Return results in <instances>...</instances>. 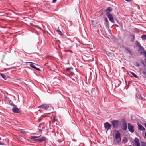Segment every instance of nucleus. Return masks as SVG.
Instances as JSON below:
<instances>
[{"instance_id": "obj_4", "label": "nucleus", "mask_w": 146, "mask_h": 146, "mask_svg": "<svg viewBox=\"0 0 146 146\" xmlns=\"http://www.w3.org/2000/svg\"><path fill=\"white\" fill-rule=\"evenodd\" d=\"M104 125L105 128L107 129V131L110 129L111 127V125L108 122L104 123Z\"/></svg>"}, {"instance_id": "obj_19", "label": "nucleus", "mask_w": 146, "mask_h": 146, "mask_svg": "<svg viewBox=\"0 0 146 146\" xmlns=\"http://www.w3.org/2000/svg\"><path fill=\"white\" fill-rule=\"evenodd\" d=\"M0 75H1L3 78L5 80L6 79V76L5 75L2 73H0Z\"/></svg>"}, {"instance_id": "obj_2", "label": "nucleus", "mask_w": 146, "mask_h": 146, "mask_svg": "<svg viewBox=\"0 0 146 146\" xmlns=\"http://www.w3.org/2000/svg\"><path fill=\"white\" fill-rule=\"evenodd\" d=\"M135 44L136 46L138 48V52L139 54L141 55H142L143 54L144 49L141 46V44L137 41H135Z\"/></svg>"}, {"instance_id": "obj_21", "label": "nucleus", "mask_w": 146, "mask_h": 146, "mask_svg": "<svg viewBox=\"0 0 146 146\" xmlns=\"http://www.w3.org/2000/svg\"><path fill=\"white\" fill-rule=\"evenodd\" d=\"M73 69L72 67H68L66 69V71L67 72H69L70 71Z\"/></svg>"}, {"instance_id": "obj_15", "label": "nucleus", "mask_w": 146, "mask_h": 146, "mask_svg": "<svg viewBox=\"0 0 146 146\" xmlns=\"http://www.w3.org/2000/svg\"><path fill=\"white\" fill-rule=\"evenodd\" d=\"M29 63L30 64V66L31 67L36 70V67L35 65V64L31 62H29Z\"/></svg>"}, {"instance_id": "obj_33", "label": "nucleus", "mask_w": 146, "mask_h": 146, "mask_svg": "<svg viewBox=\"0 0 146 146\" xmlns=\"http://www.w3.org/2000/svg\"><path fill=\"white\" fill-rule=\"evenodd\" d=\"M37 28H39L40 29H41V28L39 27L38 26H37Z\"/></svg>"}, {"instance_id": "obj_25", "label": "nucleus", "mask_w": 146, "mask_h": 146, "mask_svg": "<svg viewBox=\"0 0 146 146\" xmlns=\"http://www.w3.org/2000/svg\"><path fill=\"white\" fill-rule=\"evenodd\" d=\"M21 131L22 133L23 134H25V133H26V131H23V130H22V129L21 130Z\"/></svg>"}, {"instance_id": "obj_36", "label": "nucleus", "mask_w": 146, "mask_h": 146, "mask_svg": "<svg viewBox=\"0 0 146 146\" xmlns=\"http://www.w3.org/2000/svg\"><path fill=\"white\" fill-rule=\"evenodd\" d=\"M145 62L146 63V58H145Z\"/></svg>"}, {"instance_id": "obj_1", "label": "nucleus", "mask_w": 146, "mask_h": 146, "mask_svg": "<svg viewBox=\"0 0 146 146\" xmlns=\"http://www.w3.org/2000/svg\"><path fill=\"white\" fill-rule=\"evenodd\" d=\"M38 131L39 134H37V141L42 142L45 141L46 139V138L44 136L41 137L42 131V129H38Z\"/></svg>"}, {"instance_id": "obj_22", "label": "nucleus", "mask_w": 146, "mask_h": 146, "mask_svg": "<svg viewBox=\"0 0 146 146\" xmlns=\"http://www.w3.org/2000/svg\"><path fill=\"white\" fill-rule=\"evenodd\" d=\"M141 38L143 40H146V35H142Z\"/></svg>"}, {"instance_id": "obj_17", "label": "nucleus", "mask_w": 146, "mask_h": 146, "mask_svg": "<svg viewBox=\"0 0 146 146\" xmlns=\"http://www.w3.org/2000/svg\"><path fill=\"white\" fill-rule=\"evenodd\" d=\"M129 72L132 74L136 78H137L138 77L134 73L131 72L130 71Z\"/></svg>"}, {"instance_id": "obj_38", "label": "nucleus", "mask_w": 146, "mask_h": 146, "mask_svg": "<svg viewBox=\"0 0 146 146\" xmlns=\"http://www.w3.org/2000/svg\"><path fill=\"white\" fill-rule=\"evenodd\" d=\"M40 120H39V121H38V122H39V121H40Z\"/></svg>"}, {"instance_id": "obj_27", "label": "nucleus", "mask_w": 146, "mask_h": 146, "mask_svg": "<svg viewBox=\"0 0 146 146\" xmlns=\"http://www.w3.org/2000/svg\"><path fill=\"white\" fill-rule=\"evenodd\" d=\"M36 138V136H31V138L32 139H35Z\"/></svg>"}, {"instance_id": "obj_28", "label": "nucleus", "mask_w": 146, "mask_h": 146, "mask_svg": "<svg viewBox=\"0 0 146 146\" xmlns=\"http://www.w3.org/2000/svg\"><path fill=\"white\" fill-rule=\"evenodd\" d=\"M37 70L40 72H42V70L38 68H37Z\"/></svg>"}, {"instance_id": "obj_20", "label": "nucleus", "mask_w": 146, "mask_h": 146, "mask_svg": "<svg viewBox=\"0 0 146 146\" xmlns=\"http://www.w3.org/2000/svg\"><path fill=\"white\" fill-rule=\"evenodd\" d=\"M131 37H132V38L131 40V42H133L135 40V36L134 35H131Z\"/></svg>"}, {"instance_id": "obj_3", "label": "nucleus", "mask_w": 146, "mask_h": 146, "mask_svg": "<svg viewBox=\"0 0 146 146\" xmlns=\"http://www.w3.org/2000/svg\"><path fill=\"white\" fill-rule=\"evenodd\" d=\"M134 142H133V145L134 146H140L139 139L135 138L134 140Z\"/></svg>"}, {"instance_id": "obj_18", "label": "nucleus", "mask_w": 146, "mask_h": 146, "mask_svg": "<svg viewBox=\"0 0 146 146\" xmlns=\"http://www.w3.org/2000/svg\"><path fill=\"white\" fill-rule=\"evenodd\" d=\"M56 31L60 35L62 36L63 35V34L60 31L57 30H56Z\"/></svg>"}, {"instance_id": "obj_14", "label": "nucleus", "mask_w": 146, "mask_h": 146, "mask_svg": "<svg viewBox=\"0 0 146 146\" xmlns=\"http://www.w3.org/2000/svg\"><path fill=\"white\" fill-rule=\"evenodd\" d=\"M125 49L127 51V53H129L131 55L132 54V51L129 48H128L127 47H125Z\"/></svg>"}, {"instance_id": "obj_11", "label": "nucleus", "mask_w": 146, "mask_h": 146, "mask_svg": "<svg viewBox=\"0 0 146 146\" xmlns=\"http://www.w3.org/2000/svg\"><path fill=\"white\" fill-rule=\"evenodd\" d=\"M127 127L126 123L125 121H124L123 123L122 128L123 130L125 131L127 129Z\"/></svg>"}, {"instance_id": "obj_34", "label": "nucleus", "mask_w": 146, "mask_h": 146, "mask_svg": "<svg viewBox=\"0 0 146 146\" xmlns=\"http://www.w3.org/2000/svg\"><path fill=\"white\" fill-rule=\"evenodd\" d=\"M144 125L145 127H146V123H145Z\"/></svg>"}, {"instance_id": "obj_23", "label": "nucleus", "mask_w": 146, "mask_h": 146, "mask_svg": "<svg viewBox=\"0 0 146 146\" xmlns=\"http://www.w3.org/2000/svg\"><path fill=\"white\" fill-rule=\"evenodd\" d=\"M144 56L145 57V58H146V51H145L143 52V54Z\"/></svg>"}, {"instance_id": "obj_30", "label": "nucleus", "mask_w": 146, "mask_h": 146, "mask_svg": "<svg viewBox=\"0 0 146 146\" xmlns=\"http://www.w3.org/2000/svg\"><path fill=\"white\" fill-rule=\"evenodd\" d=\"M122 69H123L124 71L125 70H126V69L125 68V67H122Z\"/></svg>"}, {"instance_id": "obj_5", "label": "nucleus", "mask_w": 146, "mask_h": 146, "mask_svg": "<svg viewBox=\"0 0 146 146\" xmlns=\"http://www.w3.org/2000/svg\"><path fill=\"white\" fill-rule=\"evenodd\" d=\"M106 15L108 18L109 20L111 23H114L115 21L112 15L110 13H108Z\"/></svg>"}, {"instance_id": "obj_16", "label": "nucleus", "mask_w": 146, "mask_h": 146, "mask_svg": "<svg viewBox=\"0 0 146 146\" xmlns=\"http://www.w3.org/2000/svg\"><path fill=\"white\" fill-rule=\"evenodd\" d=\"M138 129L139 130L141 131H144L145 129L144 127L138 124Z\"/></svg>"}, {"instance_id": "obj_39", "label": "nucleus", "mask_w": 146, "mask_h": 146, "mask_svg": "<svg viewBox=\"0 0 146 146\" xmlns=\"http://www.w3.org/2000/svg\"><path fill=\"white\" fill-rule=\"evenodd\" d=\"M145 73V72H143V73L144 74Z\"/></svg>"}, {"instance_id": "obj_7", "label": "nucleus", "mask_w": 146, "mask_h": 146, "mask_svg": "<svg viewBox=\"0 0 146 146\" xmlns=\"http://www.w3.org/2000/svg\"><path fill=\"white\" fill-rule=\"evenodd\" d=\"M115 139L118 142L121 141L120 133L119 132H117L115 135Z\"/></svg>"}, {"instance_id": "obj_37", "label": "nucleus", "mask_w": 146, "mask_h": 146, "mask_svg": "<svg viewBox=\"0 0 146 146\" xmlns=\"http://www.w3.org/2000/svg\"><path fill=\"white\" fill-rule=\"evenodd\" d=\"M145 136L146 137V133H145Z\"/></svg>"}, {"instance_id": "obj_9", "label": "nucleus", "mask_w": 146, "mask_h": 146, "mask_svg": "<svg viewBox=\"0 0 146 146\" xmlns=\"http://www.w3.org/2000/svg\"><path fill=\"white\" fill-rule=\"evenodd\" d=\"M13 107L12 109V111L14 113H19V109L17 107V106L15 105H13Z\"/></svg>"}, {"instance_id": "obj_10", "label": "nucleus", "mask_w": 146, "mask_h": 146, "mask_svg": "<svg viewBox=\"0 0 146 146\" xmlns=\"http://www.w3.org/2000/svg\"><path fill=\"white\" fill-rule=\"evenodd\" d=\"M49 105L45 104H43L40 106L38 107V108H42L46 110H48V109L49 108Z\"/></svg>"}, {"instance_id": "obj_6", "label": "nucleus", "mask_w": 146, "mask_h": 146, "mask_svg": "<svg viewBox=\"0 0 146 146\" xmlns=\"http://www.w3.org/2000/svg\"><path fill=\"white\" fill-rule=\"evenodd\" d=\"M119 122L118 120H113L111 123L113 125V127L114 128H117L118 126V123Z\"/></svg>"}, {"instance_id": "obj_32", "label": "nucleus", "mask_w": 146, "mask_h": 146, "mask_svg": "<svg viewBox=\"0 0 146 146\" xmlns=\"http://www.w3.org/2000/svg\"><path fill=\"white\" fill-rule=\"evenodd\" d=\"M127 2H130L131 0H125Z\"/></svg>"}, {"instance_id": "obj_8", "label": "nucleus", "mask_w": 146, "mask_h": 146, "mask_svg": "<svg viewBox=\"0 0 146 146\" xmlns=\"http://www.w3.org/2000/svg\"><path fill=\"white\" fill-rule=\"evenodd\" d=\"M128 129L129 131L131 133H133L134 132V127L130 123L128 124Z\"/></svg>"}, {"instance_id": "obj_12", "label": "nucleus", "mask_w": 146, "mask_h": 146, "mask_svg": "<svg viewBox=\"0 0 146 146\" xmlns=\"http://www.w3.org/2000/svg\"><path fill=\"white\" fill-rule=\"evenodd\" d=\"M104 21H105V24L106 27H108L109 25V23L108 22L107 19L106 17H104Z\"/></svg>"}, {"instance_id": "obj_26", "label": "nucleus", "mask_w": 146, "mask_h": 146, "mask_svg": "<svg viewBox=\"0 0 146 146\" xmlns=\"http://www.w3.org/2000/svg\"><path fill=\"white\" fill-rule=\"evenodd\" d=\"M128 139L127 138H125L123 139V141H124L125 142H126L127 141Z\"/></svg>"}, {"instance_id": "obj_31", "label": "nucleus", "mask_w": 146, "mask_h": 146, "mask_svg": "<svg viewBox=\"0 0 146 146\" xmlns=\"http://www.w3.org/2000/svg\"><path fill=\"white\" fill-rule=\"evenodd\" d=\"M56 0H53V1H52L53 3H55L56 2Z\"/></svg>"}, {"instance_id": "obj_35", "label": "nucleus", "mask_w": 146, "mask_h": 146, "mask_svg": "<svg viewBox=\"0 0 146 146\" xmlns=\"http://www.w3.org/2000/svg\"><path fill=\"white\" fill-rule=\"evenodd\" d=\"M69 51L70 52L72 53H73V52L72 51H71L69 50Z\"/></svg>"}, {"instance_id": "obj_24", "label": "nucleus", "mask_w": 146, "mask_h": 146, "mask_svg": "<svg viewBox=\"0 0 146 146\" xmlns=\"http://www.w3.org/2000/svg\"><path fill=\"white\" fill-rule=\"evenodd\" d=\"M142 146H146V142H143L141 144Z\"/></svg>"}, {"instance_id": "obj_29", "label": "nucleus", "mask_w": 146, "mask_h": 146, "mask_svg": "<svg viewBox=\"0 0 146 146\" xmlns=\"http://www.w3.org/2000/svg\"><path fill=\"white\" fill-rule=\"evenodd\" d=\"M4 144L3 143L0 142V145H4Z\"/></svg>"}, {"instance_id": "obj_13", "label": "nucleus", "mask_w": 146, "mask_h": 146, "mask_svg": "<svg viewBox=\"0 0 146 146\" xmlns=\"http://www.w3.org/2000/svg\"><path fill=\"white\" fill-rule=\"evenodd\" d=\"M112 11V8L111 7H108L107 8V9L105 11V12L106 15L108 13H109Z\"/></svg>"}, {"instance_id": "obj_40", "label": "nucleus", "mask_w": 146, "mask_h": 146, "mask_svg": "<svg viewBox=\"0 0 146 146\" xmlns=\"http://www.w3.org/2000/svg\"><path fill=\"white\" fill-rule=\"evenodd\" d=\"M131 146V145H130V146Z\"/></svg>"}]
</instances>
